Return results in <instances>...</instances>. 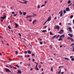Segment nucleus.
<instances>
[{"label": "nucleus", "mask_w": 74, "mask_h": 74, "mask_svg": "<svg viewBox=\"0 0 74 74\" xmlns=\"http://www.w3.org/2000/svg\"><path fill=\"white\" fill-rule=\"evenodd\" d=\"M60 14V17H62L63 16V11L62 10L60 11L59 12V14Z\"/></svg>", "instance_id": "nucleus-1"}, {"label": "nucleus", "mask_w": 74, "mask_h": 74, "mask_svg": "<svg viewBox=\"0 0 74 74\" xmlns=\"http://www.w3.org/2000/svg\"><path fill=\"white\" fill-rule=\"evenodd\" d=\"M23 1H25V2H23L22 3H21L22 4H27V3H28V2L27 1H25V0H22Z\"/></svg>", "instance_id": "nucleus-2"}, {"label": "nucleus", "mask_w": 74, "mask_h": 74, "mask_svg": "<svg viewBox=\"0 0 74 74\" xmlns=\"http://www.w3.org/2000/svg\"><path fill=\"white\" fill-rule=\"evenodd\" d=\"M5 70H6V71H7V72H10V73H12V72H11V71L10 70L7 69H5Z\"/></svg>", "instance_id": "nucleus-3"}, {"label": "nucleus", "mask_w": 74, "mask_h": 74, "mask_svg": "<svg viewBox=\"0 0 74 74\" xmlns=\"http://www.w3.org/2000/svg\"><path fill=\"white\" fill-rule=\"evenodd\" d=\"M55 28L56 29H58V30H59L60 29L59 26L58 25H56V27H55Z\"/></svg>", "instance_id": "nucleus-4"}, {"label": "nucleus", "mask_w": 74, "mask_h": 74, "mask_svg": "<svg viewBox=\"0 0 74 74\" xmlns=\"http://www.w3.org/2000/svg\"><path fill=\"white\" fill-rule=\"evenodd\" d=\"M18 72H17V74H22L21 71L20 70H17Z\"/></svg>", "instance_id": "nucleus-5"}, {"label": "nucleus", "mask_w": 74, "mask_h": 74, "mask_svg": "<svg viewBox=\"0 0 74 74\" xmlns=\"http://www.w3.org/2000/svg\"><path fill=\"white\" fill-rule=\"evenodd\" d=\"M1 19H5L6 18V16H4L3 17H1Z\"/></svg>", "instance_id": "nucleus-6"}, {"label": "nucleus", "mask_w": 74, "mask_h": 74, "mask_svg": "<svg viewBox=\"0 0 74 74\" xmlns=\"http://www.w3.org/2000/svg\"><path fill=\"white\" fill-rule=\"evenodd\" d=\"M68 36H70L71 37H73V35L72 34H68Z\"/></svg>", "instance_id": "nucleus-7"}, {"label": "nucleus", "mask_w": 74, "mask_h": 74, "mask_svg": "<svg viewBox=\"0 0 74 74\" xmlns=\"http://www.w3.org/2000/svg\"><path fill=\"white\" fill-rule=\"evenodd\" d=\"M66 11H70V9H69V8H66Z\"/></svg>", "instance_id": "nucleus-8"}, {"label": "nucleus", "mask_w": 74, "mask_h": 74, "mask_svg": "<svg viewBox=\"0 0 74 74\" xmlns=\"http://www.w3.org/2000/svg\"><path fill=\"white\" fill-rule=\"evenodd\" d=\"M32 15H33V16L32 17H34V16H37V15L34 14V13H33Z\"/></svg>", "instance_id": "nucleus-9"}, {"label": "nucleus", "mask_w": 74, "mask_h": 74, "mask_svg": "<svg viewBox=\"0 0 74 74\" xmlns=\"http://www.w3.org/2000/svg\"><path fill=\"white\" fill-rule=\"evenodd\" d=\"M27 52L28 54H31L32 53V52L29 50L27 51Z\"/></svg>", "instance_id": "nucleus-10"}, {"label": "nucleus", "mask_w": 74, "mask_h": 74, "mask_svg": "<svg viewBox=\"0 0 74 74\" xmlns=\"http://www.w3.org/2000/svg\"><path fill=\"white\" fill-rule=\"evenodd\" d=\"M51 20V18L49 17L48 18V19L47 20V21H50V20Z\"/></svg>", "instance_id": "nucleus-11"}, {"label": "nucleus", "mask_w": 74, "mask_h": 74, "mask_svg": "<svg viewBox=\"0 0 74 74\" xmlns=\"http://www.w3.org/2000/svg\"><path fill=\"white\" fill-rule=\"evenodd\" d=\"M16 27H18V25L17 23H15Z\"/></svg>", "instance_id": "nucleus-12"}, {"label": "nucleus", "mask_w": 74, "mask_h": 74, "mask_svg": "<svg viewBox=\"0 0 74 74\" xmlns=\"http://www.w3.org/2000/svg\"><path fill=\"white\" fill-rule=\"evenodd\" d=\"M58 41H62H62H63V40L62 39V38H60L59 39H58Z\"/></svg>", "instance_id": "nucleus-13"}, {"label": "nucleus", "mask_w": 74, "mask_h": 74, "mask_svg": "<svg viewBox=\"0 0 74 74\" xmlns=\"http://www.w3.org/2000/svg\"><path fill=\"white\" fill-rule=\"evenodd\" d=\"M68 4H70V3H71V1L70 0H69L68 1Z\"/></svg>", "instance_id": "nucleus-14"}, {"label": "nucleus", "mask_w": 74, "mask_h": 74, "mask_svg": "<svg viewBox=\"0 0 74 74\" xmlns=\"http://www.w3.org/2000/svg\"><path fill=\"white\" fill-rule=\"evenodd\" d=\"M64 60H69V59L68 58H64Z\"/></svg>", "instance_id": "nucleus-15"}, {"label": "nucleus", "mask_w": 74, "mask_h": 74, "mask_svg": "<svg viewBox=\"0 0 74 74\" xmlns=\"http://www.w3.org/2000/svg\"><path fill=\"white\" fill-rule=\"evenodd\" d=\"M23 15H26V12H23Z\"/></svg>", "instance_id": "nucleus-16"}, {"label": "nucleus", "mask_w": 74, "mask_h": 74, "mask_svg": "<svg viewBox=\"0 0 74 74\" xmlns=\"http://www.w3.org/2000/svg\"><path fill=\"white\" fill-rule=\"evenodd\" d=\"M73 15H71L70 16V18L71 19H72L73 18Z\"/></svg>", "instance_id": "nucleus-17"}, {"label": "nucleus", "mask_w": 74, "mask_h": 74, "mask_svg": "<svg viewBox=\"0 0 74 74\" xmlns=\"http://www.w3.org/2000/svg\"><path fill=\"white\" fill-rule=\"evenodd\" d=\"M36 21H37V20H34L32 22V23H34L35 22H36Z\"/></svg>", "instance_id": "nucleus-18"}, {"label": "nucleus", "mask_w": 74, "mask_h": 74, "mask_svg": "<svg viewBox=\"0 0 74 74\" xmlns=\"http://www.w3.org/2000/svg\"><path fill=\"white\" fill-rule=\"evenodd\" d=\"M16 67H18V68H20V67H19V65H18L17 64L16 65Z\"/></svg>", "instance_id": "nucleus-19"}, {"label": "nucleus", "mask_w": 74, "mask_h": 74, "mask_svg": "<svg viewBox=\"0 0 74 74\" xmlns=\"http://www.w3.org/2000/svg\"><path fill=\"white\" fill-rule=\"evenodd\" d=\"M59 37H60V35H58V36L56 37V38H58Z\"/></svg>", "instance_id": "nucleus-20"}, {"label": "nucleus", "mask_w": 74, "mask_h": 74, "mask_svg": "<svg viewBox=\"0 0 74 74\" xmlns=\"http://www.w3.org/2000/svg\"><path fill=\"white\" fill-rule=\"evenodd\" d=\"M60 32H63H63H64V30H60Z\"/></svg>", "instance_id": "nucleus-21"}, {"label": "nucleus", "mask_w": 74, "mask_h": 74, "mask_svg": "<svg viewBox=\"0 0 74 74\" xmlns=\"http://www.w3.org/2000/svg\"><path fill=\"white\" fill-rule=\"evenodd\" d=\"M19 12H20V15L22 14V12H21V11H19Z\"/></svg>", "instance_id": "nucleus-22"}, {"label": "nucleus", "mask_w": 74, "mask_h": 74, "mask_svg": "<svg viewBox=\"0 0 74 74\" xmlns=\"http://www.w3.org/2000/svg\"><path fill=\"white\" fill-rule=\"evenodd\" d=\"M27 53V51H25L24 52V53H25V54H26V53Z\"/></svg>", "instance_id": "nucleus-23"}, {"label": "nucleus", "mask_w": 74, "mask_h": 74, "mask_svg": "<svg viewBox=\"0 0 74 74\" xmlns=\"http://www.w3.org/2000/svg\"><path fill=\"white\" fill-rule=\"evenodd\" d=\"M47 31L46 30H43L42 31V32H46Z\"/></svg>", "instance_id": "nucleus-24"}, {"label": "nucleus", "mask_w": 74, "mask_h": 74, "mask_svg": "<svg viewBox=\"0 0 74 74\" xmlns=\"http://www.w3.org/2000/svg\"><path fill=\"white\" fill-rule=\"evenodd\" d=\"M70 40H71V41H73V42H74V39H73L72 38H71Z\"/></svg>", "instance_id": "nucleus-25"}, {"label": "nucleus", "mask_w": 74, "mask_h": 74, "mask_svg": "<svg viewBox=\"0 0 74 74\" xmlns=\"http://www.w3.org/2000/svg\"><path fill=\"white\" fill-rule=\"evenodd\" d=\"M63 12H64V14H66V10H64L63 11Z\"/></svg>", "instance_id": "nucleus-26"}, {"label": "nucleus", "mask_w": 74, "mask_h": 74, "mask_svg": "<svg viewBox=\"0 0 74 74\" xmlns=\"http://www.w3.org/2000/svg\"><path fill=\"white\" fill-rule=\"evenodd\" d=\"M17 15V14H14V16H16Z\"/></svg>", "instance_id": "nucleus-27"}, {"label": "nucleus", "mask_w": 74, "mask_h": 74, "mask_svg": "<svg viewBox=\"0 0 74 74\" xmlns=\"http://www.w3.org/2000/svg\"><path fill=\"white\" fill-rule=\"evenodd\" d=\"M8 29H11V27L10 26H8Z\"/></svg>", "instance_id": "nucleus-28"}, {"label": "nucleus", "mask_w": 74, "mask_h": 74, "mask_svg": "<svg viewBox=\"0 0 74 74\" xmlns=\"http://www.w3.org/2000/svg\"><path fill=\"white\" fill-rule=\"evenodd\" d=\"M45 4L41 6V7H44V6H45Z\"/></svg>", "instance_id": "nucleus-29"}, {"label": "nucleus", "mask_w": 74, "mask_h": 74, "mask_svg": "<svg viewBox=\"0 0 74 74\" xmlns=\"http://www.w3.org/2000/svg\"><path fill=\"white\" fill-rule=\"evenodd\" d=\"M36 69V70H39V69H38V68L37 67H36L35 68Z\"/></svg>", "instance_id": "nucleus-30"}, {"label": "nucleus", "mask_w": 74, "mask_h": 74, "mask_svg": "<svg viewBox=\"0 0 74 74\" xmlns=\"http://www.w3.org/2000/svg\"><path fill=\"white\" fill-rule=\"evenodd\" d=\"M40 45H42V42H40Z\"/></svg>", "instance_id": "nucleus-31"}, {"label": "nucleus", "mask_w": 74, "mask_h": 74, "mask_svg": "<svg viewBox=\"0 0 74 74\" xmlns=\"http://www.w3.org/2000/svg\"><path fill=\"white\" fill-rule=\"evenodd\" d=\"M72 61H74V58H73L71 59Z\"/></svg>", "instance_id": "nucleus-32"}, {"label": "nucleus", "mask_w": 74, "mask_h": 74, "mask_svg": "<svg viewBox=\"0 0 74 74\" xmlns=\"http://www.w3.org/2000/svg\"><path fill=\"white\" fill-rule=\"evenodd\" d=\"M52 68H53V67L51 68V71H53V69Z\"/></svg>", "instance_id": "nucleus-33"}, {"label": "nucleus", "mask_w": 74, "mask_h": 74, "mask_svg": "<svg viewBox=\"0 0 74 74\" xmlns=\"http://www.w3.org/2000/svg\"><path fill=\"white\" fill-rule=\"evenodd\" d=\"M56 37V35H55L54 36H53V38H54L55 37Z\"/></svg>", "instance_id": "nucleus-34"}, {"label": "nucleus", "mask_w": 74, "mask_h": 74, "mask_svg": "<svg viewBox=\"0 0 74 74\" xmlns=\"http://www.w3.org/2000/svg\"><path fill=\"white\" fill-rule=\"evenodd\" d=\"M68 25H71V24L70 23H69L68 24Z\"/></svg>", "instance_id": "nucleus-35"}, {"label": "nucleus", "mask_w": 74, "mask_h": 74, "mask_svg": "<svg viewBox=\"0 0 74 74\" xmlns=\"http://www.w3.org/2000/svg\"><path fill=\"white\" fill-rule=\"evenodd\" d=\"M68 29H69V30H71V27H69Z\"/></svg>", "instance_id": "nucleus-36"}, {"label": "nucleus", "mask_w": 74, "mask_h": 74, "mask_svg": "<svg viewBox=\"0 0 74 74\" xmlns=\"http://www.w3.org/2000/svg\"><path fill=\"white\" fill-rule=\"evenodd\" d=\"M71 38H70V37H68V40H69V39L70 40H71Z\"/></svg>", "instance_id": "nucleus-37"}, {"label": "nucleus", "mask_w": 74, "mask_h": 74, "mask_svg": "<svg viewBox=\"0 0 74 74\" xmlns=\"http://www.w3.org/2000/svg\"><path fill=\"white\" fill-rule=\"evenodd\" d=\"M29 17H30V16H27L26 18H29Z\"/></svg>", "instance_id": "nucleus-38"}, {"label": "nucleus", "mask_w": 74, "mask_h": 74, "mask_svg": "<svg viewBox=\"0 0 74 74\" xmlns=\"http://www.w3.org/2000/svg\"><path fill=\"white\" fill-rule=\"evenodd\" d=\"M38 8H40V5H38Z\"/></svg>", "instance_id": "nucleus-39"}, {"label": "nucleus", "mask_w": 74, "mask_h": 74, "mask_svg": "<svg viewBox=\"0 0 74 74\" xmlns=\"http://www.w3.org/2000/svg\"><path fill=\"white\" fill-rule=\"evenodd\" d=\"M17 69V68H16V67H13L14 69Z\"/></svg>", "instance_id": "nucleus-40"}, {"label": "nucleus", "mask_w": 74, "mask_h": 74, "mask_svg": "<svg viewBox=\"0 0 74 74\" xmlns=\"http://www.w3.org/2000/svg\"><path fill=\"white\" fill-rule=\"evenodd\" d=\"M57 19V18H56V17H55L54 20H56Z\"/></svg>", "instance_id": "nucleus-41"}, {"label": "nucleus", "mask_w": 74, "mask_h": 74, "mask_svg": "<svg viewBox=\"0 0 74 74\" xmlns=\"http://www.w3.org/2000/svg\"><path fill=\"white\" fill-rule=\"evenodd\" d=\"M74 45V44L73 43V44H71V46H73V45Z\"/></svg>", "instance_id": "nucleus-42"}, {"label": "nucleus", "mask_w": 74, "mask_h": 74, "mask_svg": "<svg viewBox=\"0 0 74 74\" xmlns=\"http://www.w3.org/2000/svg\"><path fill=\"white\" fill-rule=\"evenodd\" d=\"M62 47L63 46H62V45H60V48H62Z\"/></svg>", "instance_id": "nucleus-43"}, {"label": "nucleus", "mask_w": 74, "mask_h": 74, "mask_svg": "<svg viewBox=\"0 0 74 74\" xmlns=\"http://www.w3.org/2000/svg\"><path fill=\"white\" fill-rule=\"evenodd\" d=\"M16 54H18V53L17 51H16Z\"/></svg>", "instance_id": "nucleus-44"}, {"label": "nucleus", "mask_w": 74, "mask_h": 74, "mask_svg": "<svg viewBox=\"0 0 74 74\" xmlns=\"http://www.w3.org/2000/svg\"><path fill=\"white\" fill-rule=\"evenodd\" d=\"M50 34H51V35H52V32H50Z\"/></svg>", "instance_id": "nucleus-45"}, {"label": "nucleus", "mask_w": 74, "mask_h": 74, "mask_svg": "<svg viewBox=\"0 0 74 74\" xmlns=\"http://www.w3.org/2000/svg\"><path fill=\"white\" fill-rule=\"evenodd\" d=\"M35 55L33 53H32V56H34Z\"/></svg>", "instance_id": "nucleus-46"}, {"label": "nucleus", "mask_w": 74, "mask_h": 74, "mask_svg": "<svg viewBox=\"0 0 74 74\" xmlns=\"http://www.w3.org/2000/svg\"><path fill=\"white\" fill-rule=\"evenodd\" d=\"M60 73H61V71H60V72H58V74H60Z\"/></svg>", "instance_id": "nucleus-47"}, {"label": "nucleus", "mask_w": 74, "mask_h": 74, "mask_svg": "<svg viewBox=\"0 0 74 74\" xmlns=\"http://www.w3.org/2000/svg\"><path fill=\"white\" fill-rule=\"evenodd\" d=\"M15 13V12H13L12 13V14H14V13Z\"/></svg>", "instance_id": "nucleus-48"}, {"label": "nucleus", "mask_w": 74, "mask_h": 74, "mask_svg": "<svg viewBox=\"0 0 74 74\" xmlns=\"http://www.w3.org/2000/svg\"><path fill=\"white\" fill-rule=\"evenodd\" d=\"M60 67L61 68H63V67H64V66H60Z\"/></svg>", "instance_id": "nucleus-49"}, {"label": "nucleus", "mask_w": 74, "mask_h": 74, "mask_svg": "<svg viewBox=\"0 0 74 74\" xmlns=\"http://www.w3.org/2000/svg\"><path fill=\"white\" fill-rule=\"evenodd\" d=\"M72 48H73V52H74V47H72Z\"/></svg>", "instance_id": "nucleus-50"}, {"label": "nucleus", "mask_w": 74, "mask_h": 74, "mask_svg": "<svg viewBox=\"0 0 74 74\" xmlns=\"http://www.w3.org/2000/svg\"><path fill=\"white\" fill-rule=\"evenodd\" d=\"M30 66V64H28V66Z\"/></svg>", "instance_id": "nucleus-51"}, {"label": "nucleus", "mask_w": 74, "mask_h": 74, "mask_svg": "<svg viewBox=\"0 0 74 74\" xmlns=\"http://www.w3.org/2000/svg\"><path fill=\"white\" fill-rule=\"evenodd\" d=\"M50 48H51V49H52V46H51V45L50 46Z\"/></svg>", "instance_id": "nucleus-52"}, {"label": "nucleus", "mask_w": 74, "mask_h": 74, "mask_svg": "<svg viewBox=\"0 0 74 74\" xmlns=\"http://www.w3.org/2000/svg\"><path fill=\"white\" fill-rule=\"evenodd\" d=\"M72 4V3L70 4V5H68V7L70 6V5H71Z\"/></svg>", "instance_id": "nucleus-53"}, {"label": "nucleus", "mask_w": 74, "mask_h": 74, "mask_svg": "<svg viewBox=\"0 0 74 74\" xmlns=\"http://www.w3.org/2000/svg\"><path fill=\"white\" fill-rule=\"evenodd\" d=\"M47 27V26H45V27H43V29H45Z\"/></svg>", "instance_id": "nucleus-54"}, {"label": "nucleus", "mask_w": 74, "mask_h": 74, "mask_svg": "<svg viewBox=\"0 0 74 74\" xmlns=\"http://www.w3.org/2000/svg\"><path fill=\"white\" fill-rule=\"evenodd\" d=\"M58 33H59L60 34H62V33L61 32H58Z\"/></svg>", "instance_id": "nucleus-55"}, {"label": "nucleus", "mask_w": 74, "mask_h": 74, "mask_svg": "<svg viewBox=\"0 0 74 74\" xmlns=\"http://www.w3.org/2000/svg\"><path fill=\"white\" fill-rule=\"evenodd\" d=\"M18 34H19V36L20 37H21V34H19V33Z\"/></svg>", "instance_id": "nucleus-56"}, {"label": "nucleus", "mask_w": 74, "mask_h": 74, "mask_svg": "<svg viewBox=\"0 0 74 74\" xmlns=\"http://www.w3.org/2000/svg\"><path fill=\"white\" fill-rule=\"evenodd\" d=\"M62 37H65V36H64V35H62Z\"/></svg>", "instance_id": "nucleus-57"}, {"label": "nucleus", "mask_w": 74, "mask_h": 74, "mask_svg": "<svg viewBox=\"0 0 74 74\" xmlns=\"http://www.w3.org/2000/svg\"><path fill=\"white\" fill-rule=\"evenodd\" d=\"M9 66H10V68H11V69H12V67L11 66V65H9Z\"/></svg>", "instance_id": "nucleus-58"}, {"label": "nucleus", "mask_w": 74, "mask_h": 74, "mask_svg": "<svg viewBox=\"0 0 74 74\" xmlns=\"http://www.w3.org/2000/svg\"><path fill=\"white\" fill-rule=\"evenodd\" d=\"M47 3V1H45V4H46Z\"/></svg>", "instance_id": "nucleus-59"}, {"label": "nucleus", "mask_w": 74, "mask_h": 74, "mask_svg": "<svg viewBox=\"0 0 74 74\" xmlns=\"http://www.w3.org/2000/svg\"><path fill=\"white\" fill-rule=\"evenodd\" d=\"M32 60L33 61V62H34L35 60H34V59H32Z\"/></svg>", "instance_id": "nucleus-60"}, {"label": "nucleus", "mask_w": 74, "mask_h": 74, "mask_svg": "<svg viewBox=\"0 0 74 74\" xmlns=\"http://www.w3.org/2000/svg\"><path fill=\"white\" fill-rule=\"evenodd\" d=\"M70 58H73V56H70Z\"/></svg>", "instance_id": "nucleus-61"}, {"label": "nucleus", "mask_w": 74, "mask_h": 74, "mask_svg": "<svg viewBox=\"0 0 74 74\" xmlns=\"http://www.w3.org/2000/svg\"><path fill=\"white\" fill-rule=\"evenodd\" d=\"M62 35H61L59 37V38H60L61 37H62Z\"/></svg>", "instance_id": "nucleus-62"}, {"label": "nucleus", "mask_w": 74, "mask_h": 74, "mask_svg": "<svg viewBox=\"0 0 74 74\" xmlns=\"http://www.w3.org/2000/svg\"><path fill=\"white\" fill-rule=\"evenodd\" d=\"M1 42H2V44H3V41H1Z\"/></svg>", "instance_id": "nucleus-63"}, {"label": "nucleus", "mask_w": 74, "mask_h": 74, "mask_svg": "<svg viewBox=\"0 0 74 74\" xmlns=\"http://www.w3.org/2000/svg\"><path fill=\"white\" fill-rule=\"evenodd\" d=\"M63 73H64V72H62L61 73V74H63Z\"/></svg>", "instance_id": "nucleus-64"}]
</instances>
